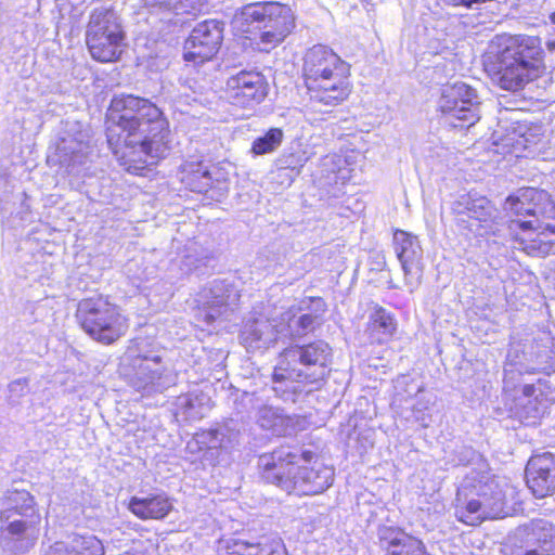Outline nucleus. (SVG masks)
<instances>
[{
  "mask_svg": "<svg viewBox=\"0 0 555 555\" xmlns=\"http://www.w3.org/2000/svg\"><path fill=\"white\" fill-rule=\"evenodd\" d=\"M504 209L516 217L514 220L546 218L555 214V206L551 202L550 195L545 191L534 188L520 189L509 195L505 201Z\"/></svg>",
  "mask_w": 555,
  "mask_h": 555,
  "instance_id": "412c9836",
  "label": "nucleus"
},
{
  "mask_svg": "<svg viewBox=\"0 0 555 555\" xmlns=\"http://www.w3.org/2000/svg\"><path fill=\"white\" fill-rule=\"evenodd\" d=\"M124 41L125 33L116 12L106 8L94 9L86 33L91 56L102 63L114 62L122 53Z\"/></svg>",
  "mask_w": 555,
  "mask_h": 555,
  "instance_id": "9d476101",
  "label": "nucleus"
},
{
  "mask_svg": "<svg viewBox=\"0 0 555 555\" xmlns=\"http://www.w3.org/2000/svg\"><path fill=\"white\" fill-rule=\"evenodd\" d=\"M201 261V259L195 258L190 254L183 256V258L179 259L182 274H189L193 270L197 269Z\"/></svg>",
  "mask_w": 555,
  "mask_h": 555,
  "instance_id": "37998d69",
  "label": "nucleus"
},
{
  "mask_svg": "<svg viewBox=\"0 0 555 555\" xmlns=\"http://www.w3.org/2000/svg\"><path fill=\"white\" fill-rule=\"evenodd\" d=\"M541 380L537 385L526 384L521 387L520 395L515 401V413L526 424H535L537 420L542 417L548 405Z\"/></svg>",
  "mask_w": 555,
  "mask_h": 555,
  "instance_id": "bb28decb",
  "label": "nucleus"
},
{
  "mask_svg": "<svg viewBox=\"0 0 555 555\" xmlns=\"http://www.w3.org/2000/svg\"><path fill=\"white\" fill-rule=\"evenodd\" d=\"M526 482L538 499L555 492V455L550 452L531 456L526 467Z\"/></svg>",
  "mask_w": 555,
  "mask_h": 555,
  "instance_id": "393cba45",
  "label": "nucleus"
},
{
  "mask_svg": "<svg viewBox=\"0 0 555 555\" xmlns=\"http://www.w3.org/2000/svg\"><path fill=\"white\" fill-rule=\"evenodd\" d=\"M551 21L555 24V12L551 15ZM547 46V49L550 51H554L555 50V39L554 40H551L546 43Z\"/></svg>",
  "mask_w": 555,
  "mask_h": 555,
  "instance_id": "49530a36",
  "label": "nucleus"
},
{
  "mask_svg": "<svg viewBox=\"0 0 555 555\" xmlns=\"http://www.w3.org/2000/svg\"><path fill=\"white\" fill-rule=\"evenodd\" d=\"M234 21L258 31L262 50L281 44L296 27L291 7L275 1L248 3L236 13Z\"/></svg>",
  "mask_w": 555,
  "mask_h": 555,
  "instance_id": "6e6552de",
  "label": "nucleus"
},
{
  "mask_svg": "<svg viewBox=\"0 0 555 555\" xmlns=\"http://www.w3.org/2000/svg\"><path fill=\"white\" fill-rule=\"evenodd\" d=\"M513 493L507 482L487 472H472L465 476L456 493L455 515L466 525L476 526L485 519L504 518L506 496Z\"/></svg>",
  "mask_w": 555,
  "mask_h": 555,
  "instance_id": "20e7f679",
  "label": "nucleus"
},
{
  "mask_svg": "<svg viewBox=\"0 0 555 555\" xmlns=\"http://www.w3.org/2000/svg\"><path fill=\"white\" fill-rule=\"evenodd\" d=\"M302 69L312 101L336 106L350 94L349 65L332 49L321 44L309 49Z\"/></svg>",
  "mask_w": 555,
  "mask_h": 555,
  "instance_id": "39448f33",
  "label": "nucleus"
},
{
  "mask_svg": "<svg viewBox=\"0 0 555 555\" xmlns=\"http://www.w3.org/2000/svg\"><path fill=\"white\" fill-rule=\"evenodd\" d=\"M306 162V159H302V158H299L296 163H293V162H289L288 159L284 160V164L287 166V167H296L297 165L298 166H302V164Z\"/></svg>",
  "mask_w": 555,
  "mask_h": 555,
  "instance_id": "de8ad7c7",
  "label": "nucleus"
},
{
  "mask_svg": "<svg viewBox=\"0 0 555 555\" xmlns=\"http://www.w3.org/2000/svg\"><path fill=\"white\" fill-rule=\"evenodd\" d=\"M29 391L28 380L18 378L9 384V399L11 403H17L18 400Z\"/></svg>",
  "mask_w": 555,
  "mask_h": 555,
  "instance_id": "a19ab883",
  "label": "nucleus"
},
{
  "mask_svg": "<svg viewBox=\"0 0 555 555\" xmlns=\"http://www.w3.org/2000/svg\"><path fill=\"white\" fill-rule=\"evenodd\" d=\"M240 300V293L234 282L214 280L198 294V302L205 309V321L210 324L218 319L230 320Z\"/></svg>",
  "mask_w": 555,
  "mask_h": 555,
  "instance_id": "f3484780",
  "label": "nucleus"
},
{
  "mask_svg": "<svg viewBox=\"0 0 555 555\" xmlns=\"http://www.w3.org/2000/svg\"><path fill=\"white\" fill-rule=\"evenodd\" d=\"M8 513L0 512V544L13 555L26 554L39 538L41 516L10 519Z\"/></svg>",
  "mask_w": 555,
  "mask_h": 555,
  "instance_id": "2eb2a0df",
  "label": "nucleus"
},
{
  "mask_svg": "<svg viewBox=\"0 0 555 555\" xmlns=\"http://www.w3.org/2000/svg\"><path fill=\"white\" fill-rule=\"evenodd\" d=\"M281 397L284 401H296L297 395L302 393L297 386L293 390L283 384H275L272 387H263L260 390L245 391L241 401L244 405L256 412L257 424L274 436L291 435L294 430V421L291 416L285 415L280 409L273 408L268 403L271 395Z\"/></svg>",
  "mask_w": 555,
  "mask_h": 555,
  "instance_id": "9b49d317",
  "label": "nucleus"
},
{
  "mask_svg": "<svg viewBox=\"0 0 555 555\" xmlns=\"http://www.w3.org/2000/svg\"><path fill=\"white\" fill-rule=\"evenodd\" d=\"M507 141H511L514 147L516 146V140L514 138H509ZM506 145H509V142H506Z\"/></svg>",
  "mask_w": 555,
  "mask_h": 555,
  "instance_id": "09e8293b",
  "label": "nucleus"
},
{
  "mask_svg": "<svg viewBox=\"0 0 555 555\" xmlns=\"http://www.w3.org/2000/svg\"><path fill=\"white\" fill-rule=\"evenodd\" d=\"M240 444V430L230 424L215 429L201 430L186 442L185 450L191 454H201L214 462L222 453H230Z\"/></svg>",
  "mask_w": 555,
  "mask_h": 555,
  "instance_id": "dca6fc26",
  "label": "nucleus"
},
{
  "mask_svg": "<svg viewBox=\"0 0 555 555\" xmlns=\"http://www.w3.org/2000/svg\"><path fill=\"white\" fill-rule=\"evenodd\" d=\"M332 348L323 340L285 348L274 367L272 380L293 390L294 386L305 391L302 384L323 380L330 372Z\"/></svg>",
  "mask_w": 555,
  "mask_h": 555,
  "instance_id": "0eeeda50",
  "label": "nucleus"
},
{
  "mask_svg": "<svg viewBox=\"0 0 555 555\" xmlns=\"http://www.w3.org/2000/svg\"><path fill=\"white\" fill-rule=\"evenodd\" d=\"M180 181L192 192L205 193L212 183V177L202 162H186L181 165Z\"/></svg>",
  "mask_w": 555,
  "mask_h": 555,
  "instance_id": "473e14b6",
  "label": "nucleus"
},
{
  "mask_svg": "<svg viewBox=\"0 0 555 555\" xmlns=\"http://www.w3.org/2000/svg\"><path fill=\"white\" fill-rule=\"evenodd\" d=\"M431 398L418 390L415 402L411 408L413 420L422 427H428L431 423L430 405Z\"/></svg>",
  "mask_w": 555,
  "mask_h": 555,
  "instance_id": "58836bf2",
  "label": "nucleus"
},
{
  "mask_svg": "<svg viewBox=\"0 0 555 555\" xmlns=\"http://www.w3.org/2000/svg\"><path fill=\"white\" fill-rule=\"evenodd\" d=\"M312 451L298 452L282 446L258 457L259 474L268 483L275 485L288 494L315 495L328 489L334 480V469L315 460Z\"/></svg>",
  "mask_w": 555,
  "mask_h": 555,
  "instance_id": "f03ea898",
  "label": "nucleus"
},
{
  "mask_svg": "<svg viewBox=\"0 0 555 555\" xmlns=\"http://www.w3.org/2000/svg\"><path fill=\"white\" fill-rule=\"evenodd\" d=\"M380 547L387 555H429L424 543L399 527L380 526L377 530Z\"/></svg>",
  "mask_w": 555,
  "mask_h": 555,
  "instance_id": "a878e982",
  "label": "nucleus"
},
{
  "mask_svg": "<svg viewBox=\"0 0 555 555\" xmlns=\"http://www.w3.org/2000/svg\"><path fill=\"white\" fill-rule=\"evenodd\" d=\"M546 218H535L529 220H512L509 230L518 228L519 245L529 256L544 257L548 255L555 245V223Z\"/></svg>",
  "mask_w": 555,
  "mask_h": 555,
  "instance_id": "a211bd4d",
  "label": "nucleus"
},
{
  "mask_svg": "<svg viewBox=\"0 0 555 555\" xmlns=\"http://www.w3.org/2000/svg\"><path fill=\"white\" fill-rule=\"evenodd\" d=\"M283 139L284 132L281 128H270L253 141L250 152L256 156L273 153L281 146Z\"/></svg>",
  "mask_w": 555,
  "mask_h": 555,
  "instance_id": "e433bc0d",
  "label": "nucleus"
},
{
  "mask_svg": "<svg viewBox=\"0 0 555 555\" xmlns=\"http://www.w3.org/2000/svg\"><path fill=\"white\" fill-rule=\"evenodd\" d=\"M281 328H284L282 337H301L312 332L320 321L311 313H305L297 310V307H291L280 317Z\"/></svg>",
  "mask_w": 555,
  "mask_h": 555,
  "instance_id": "c756f323",
  "label": "nucleus"
},
{
  "mask_svg": "<svg viewBox=\"0 0 555 555\" xmlns=\"http://www.w3.org/2000/svg\"><path fill=\"white\" fill-rule=\"evenodd\" d=\"M341 157L337 154H330L324 156L321 159V169L322 172L335 173L336 171H340Z\"/></svg>",
  "mask_w": 555,
  "mask_h": 555,
  "instance_id": "79ce46f5",
  "label": "nucleus"
},
{
  "mask_svg": "<svg viewBox=\"0 0 555 555\" xmlns=\"http://www.w3.org/2000/svg\"><path fill=\"white\" fill-rule=\"evenodd\" d=\"M452 212L457 227L475 236L500 235L498 210L485 196L463 194L453 202Z\"/></svg>",
  "mask_w": 555,
  "mask_h": 555,
  "instance_id": "ddd939ff",
  "label": "nucleus"
},
{
  "mask_svg": "<svg viewBox=\"0 0 555 555\" xmlns=\"http://www.w3.org/2000/svg\"><path fill=\"white\" fill-rule=\"evenodd\" d=\"M268 94V82L259 72L242 70L227 81V98L236 106L254 107Z\"/></svg>",
  "mask_w": 555,
  "mask_h": 555,
  "instance_id": "5701e85b",
  "label": "nucleus"
},
{
  "mask_svg": "<svg viewBox=\"0 0 555 555\" xmlns=\"http://www.w3.org/2000/svg\"><path fill=\"white\" fill-rule=\"evenodd\" d=\"M230 548V555H287L282 539L276 535L262 537L256 543L236 540Z\"/></svg>",
  "mask_w": 555,
  "mask_h": 555,
  "instance_id": "2f4dec72",
  "label": "nucleus"
},
{
  "mask_svg": "<svg viewBox=\"0 0 555 555\" xmlns=\"http://www.w3.org/2000/svg\"><path fill=\"white\" fill-rule=\"evenodd\" d=\"M107 118V143L128 172L142 175L166 152L168 122L151 101L131 94L116 95Z\"/></svg>",
  "mask_w": 555,
  "mask_h": 555,
  "instance_id": "f257e3e1",
  "label": "nucleus"
},
{
  "mask_svg": "<svg viewBox=\"0 0 555 555\" xmlns=\"http://www.w3.org/2000/svg\"><path fill=\"white\" fill-rule=\"evenodd\" d=\"M76 319L86 334L104 345L113 344L128 330L127 319L119 308L103 296L80 300Z\"/></svg>",
  "mask_w": 555,
  "mask_h": 555,
  "instance_id": "1a4fd4ad",
  "label": "nucleus"
},
{
  "mask_svg": "<svg viewBox=\"0 0 555 555\" xmlns=\"http://www.w3.org/2000/svg\"><path fill=\"white\" fill-rule=\"evenodd\" d=\"M393 248L404 273V284L413 293L422 283L423 248L416 235L403 230L393 233Z\"/></svg>",
  "mask_w": 555,
  "mask_h": 555,
  "instance_id": "aec40b11",
  "label": "nucleus"
},
{
  "mask_svg": "<svg viewBox=\"0 0 555 555\" xmlns=\"http://www.w3.org/2000/svg\"><path fill=\"white\" fill-rule=\"evenodd\" d=\"M530 140L522 133L519 134V138L516 139V146L514 147V152L517 153L519 147L521 146L524 150H527L530 144Z\"/></svg>",
  "mask_w": 555,
  "mask_h": 555,
  "instance_id": "c03bdc74",
  "label": "nucleus"
},
{
  "mask_svg": "<svg viewBox=\"0 0 555 555\" xmlns=\"http://www.w3.org/2000/svg\"><path fill=\"white\" fill-rule=\"evenodd\" d=\"M446 1L451 5H454V7L463 5L467 9H472L475 5V3H473V0H446Z\"/></svg>",
  "mask_w": 555,
  "mask_h": 555,
  "instance_id": "a18cd8bd",
  "label": "nucleus"
},
{
  "mask_svg": "<svg viewBox=\"0 0 555 555\" xmlns=\"http://www.w3.org/2000/svg\"><path fill=\"white\" fill-rule=\"evenodd\" d=\"M208 0H139V5L152 13L172 12L176 15L201 12Z\"/></svg>",
  "mask_w": 555,
  "mask_h": 555,
  "instance_id": "72a5a7b5",
  "label": "nucleus"
},
{
  "mask_svg": "<svg viewBox=\"0 0 555 555\" xmlns=\"http://www.w3.org/2000/svg\"><path fill=\"white\" fill-rule=\"evenodd\" d=\"M49 555H104L102 542L94 535H74L69 543L56 542Z\"/></svg>",
  "mask_w": 555,
  "mask_h": 555,
  "instance_id": "7c9ffc66",
  "label": "nucleus"
},
{
  "mask_svg": "<svg viewBox=\"0 0 555 555\" xmlns=\"http://www.w3.org/2000/svg\"><path fill=\"white\" fill-rule=\"evenodd\" d=\"M518 349L512 346L508 349L506 363L504 365L503 389L509 392L516 389V382L522 375V370L517 366Z\"/></svg>",
  "mask_w": 555,
  "mask_h": 555,
  "instance_id": "4c0bfd02",
  "label": "nucleus"
},
{
  "mask_svg": "<svg viewBox=\"0 0 555 555\" xmlns=\"http://www.w3.org/2000/svg\"><path fill=\"white\" fill-rule=\"evenodd\" d=\"M223 38V23L206 20L198 23L184 42V60L195 64L210 60L218 51Z\"/></svg>",
  "mask_w": 555,
  "mask_h": 555,
  "instance_id": "6ab92c4d",
  "label": "nucleus"
},
{
  "mask_svg": "<svg viewBox=\"0 0 555 555\" xmlns=\"http://www.w3.org/2000/svg\"><path fill=\"white\" fill-rule=\"evenodd\" d=\"M210 398L202 391L194 390L176 398L177 412L190 420L203 418L210 409Z\"/></svg>",
  "mask_w": 555,
  "mask_h": 555,
  "instance_id": "f704fd0d",
  "label": "nucleus"
},
{
  "mask_svg": "<svg viewBox=\"0 0 555 555\" xmlns=\"http://www.w3.org/2000/svg\"><path fill=\"white\" fill-rule=\"evenodd\" d=\"M370 328L372 332H377V340L379 343L387 341L396 331V321L391 313L386 311L384 308L378 307L371 314Z\"/></svg>",
  "mask_w": 555,
  "mask_h": 555,
  "instance_id": "c9c22d12",
  "label": "nucleus"
},
{
  "mask_svg": "<svg viewBox=\"0 0 555 555\" xmlns=\"http://www.w3.org/2000/svg\"><path fill=\"white\" fill-rule=\"evenodd\" d=\"M297 310L311 313L315 315L317 320L321 321L326 311V304L321 297H309L300 301Z\"/></svg>",
  "mask_w": 555,
  "mask_h": 555,
  "instance_id": "ea45409f",
  "label": "nucleus"
},
{
  "mask_svg": "<svg viewBox=\"0 0 555 555\" xmlns=\"http://www.w3.org/2000/svg\"><path fill=\"white\" fill-rule=\"evenodd\" d=\"M0 512H9L10 519L40 516L34 496L24 490L8 491L2 498Z\"/></svg>",
  "mask_w": 555,
  "mask_h": 555,
  "instance_id": "cd10ccee",
  "label": "nucleus"
},
{
  "mask_svg": "<svg viewBox=\"0 0 555 555\" xmlns=\"http://www.w3.org/2000/svg\"><path fill=\"white\" fill-rule=\"evenodd\" d=\"M93 155L90 137L79 122H67L61 133L53 155L48 156L49 163H57L65 173L85 178L89 176Z\"/></svg>",
  "mask_w": 555,
  "mask_h": 555,
  "instance_id": "f8f14e48",
  "label": "nucleus"
},
{
  "mask_svg": "<svg viewBox=\"0 0 555 555\" xmlns=\"http://www.w3.org/2000/svg\"><path fill=\"white\" fill-rule=\"evenodd\" d=\"M494 81L501 89L516 92L540 77L544 70L541 39L529 35L496 37Z\"/></svg>",
  "mask_w": 555,
  "mask_h": 555,
  "instance_id": "7ed1b4c3",
  "label": "nucleus"
},
{
  "mask_svg": "<svg viewBox=\"0 0 555 555\" xmlns=\"http://www.w3.org/2000/svg\"><path fill=\"white\" fill-rule=\"evenodd\" d=\"M172 505L164 494L145 498L133 496L129 502V509L141 519H162L168 515Z\"/></svg>",
  "mask_w": 555,
  "mask_h": 555,
  "instance_id": "c85d7f7f",
  "label": "nucleus"
},
{
  "mask_svg": "<svg viewBox=\"0 0 555 555\" xmlns=\"http://www.w3.org/2000/svg\"><path fill=\"white\" fill-rule=\"evenodd\" d=\"M283 331L284 328H281L280 321L276 319L254 312L244 323L240 340L247 351L263 350L282 338Z\"/></svg>",
  "mask_w": 555,
  "mask_h": 555,
  "instance_id": "b1692460",
  "label": "nucleus"
},
{
  "mask_svg": "<svg viewBox=\"0 0 555 555\" xmlns=\"http://www.w3.org/2000/svg\"><path fill=\"white\" fill-rule=\"evenodd\" d=\"M520 545H506L504 555H555V527L545 519H533L521 530Z\"/></svg>",
  "mask_w": 555,
  "mask_h": 555,
  "instance_id": "4be33fe9",
  "label": "nucleus"
},
{
  "mask_svg": "<svg viewBox=\"0 0 555 555\" xmlns=\"http://www.w3.org/2000/svg\"><path fill=\"white\" fill-rule=\"evenodd\" d=\"M164 351L144 338H137L121 358L120 373L129 385L144 396L162 393L175 384Z\"/></svg>",
  "mask_w": 555,
  "mask_h": 555,
  "instance_id": "423d86ee",
  "label": "nucleus"
},
{
  "mask_svg": "<svg viewBox=\"0 0 555 555\" xmlns=\"http://www.w3.org/2000/svg\"><path fill=\"white\" fill-rule=\"evenodd\" d=\"M480 104L476 89L457 81L442 88L438 109L450 126L468 128L479 120Z\"/></svg>",
  "mask_w": 555,
  "mask_h": 555,
  "instance_id": "4468645a",
  "label": "nucleus"
}]
</instances>
